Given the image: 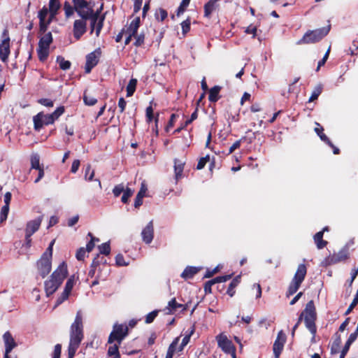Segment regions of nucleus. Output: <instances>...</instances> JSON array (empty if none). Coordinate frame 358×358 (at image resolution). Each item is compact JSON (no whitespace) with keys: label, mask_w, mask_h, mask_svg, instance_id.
I'll use <instances>...</instances> for the list:
<instances>
[{"label":"nucleus","mask_w":358,"mask_h":358,"mask_svg":"<svg viewBox=\"0 0 358 358\" xmlns=\"http://www.w3.org/2000/svg\"><path fill=\"white\" fill-rule=\"evenodd\" d=\"M74 8L78 15L84 19L90 20L91 32L96 31V35L98 36L103 27V22L105 17L101 16L100 13L103 8V5L99 9L94 10V2L86 0H72Z\"/></svg>","instance_id":"obj_1"},{"label":"nucleus","mask_w":358,"mask_h":358,"mask_svg":"<svg viewBox=\"0 0 358 358\" xmlns=\"http://www.w3.org/2000/svg\"><path fill=\"white\" fill-rule=\"evenodd\" d=\"M83 339V324L82 311L78 310L70 329V341L68 348V358H73L76 352Z\"/></svg>","instance_id":"obj_2"},{"label":"nucleus","mask_w":358,"mask_h":358,"mask_svg":"<svg viewBox=\"0 0 358 358\" xmlns=\"http://www.w3.org/2000/svg\"><path fill=\"white\" fill-rule=\"evenodd\" d=\"M68 273L67 266L62 262L58 268L52 273L50 278L45 282V290L46 295L55 293L62 283Z\"/></svg>","instance_id":"obj_3"},{"label":"nucleus","mask_w":358,"mask_h":358,"mask_svg":"<svg viewBox=\"0 0 358 358\" xmlns=\"http://www.w3.org/2000/svg\"><path fill=\"white\" fill-rule=\"evenodd\" d=\"M302 313H303L304 321L306 328L310 331V333L313 336H315L317 331L315 325L317 314L314 303L313 301H310L306 304V308Z\"/></svg>","instance_id":"obj_4"},{"label":"nucleus","mask_w":358,"mask_h":358,"mask_svg":"<svg viewBox=\"0 0 358 358\" xmlns=\"http://www.w3.org/2000/svg\"><path fill=\"white\" fill-rule=\"evenodd\" d=\"M306 272L307 269L306 265L303 264H299L294 274V276L288 287L286 294L287 297H289L290 296L293 295L294 293L297 292L301 282L303 281L306 277Z\"/></svg>","instance_id":"obj_5"},{"label":"nucleus","mask_w":358,"mask_h":358,"mask_svg":"<svg viewBox=\"0 0 358 358\" xmlns=\"http://www.w3.org/2000/svg\"><path fill=\"white\" fill-rule=\"evenodd\" d=\"M330 30V26L307 31L296 43L298 45L306 43H314L320 41L322 38L327 35Z\"/></svg>","instance_id":"obj_6"},{"label":"nucleus","mask_w":358,"mask_h":358,"mask_svg":"<svg viewBox=\"0 0 358 358\" xmlns=\"http://www.w3.org/2000/svg\"><path fill=\"white\" fill-rule=\"evenodd\" d=\"M54 243L55 241L53 240L48 248L47 251L37 263L39 273L43 278L46 276L51 271L50 259L52 255V246Z\"/></svg>","instance_id":"obj_7"},{"label":"nucleus","mask_w":358,"mask_h":358,"mask_svg":"<svg viewBox=\"0 0 358 358\" xmlns=\"http://www.w3.org/2000/svg\"><path fill=\"white\" fill-rule=\"evenodd\" d=\"M128 334V327L126 324H115L113 331L109 335L108 343L110 344L117 341L121 344L122 341Z\"/></svg>","instance_id":"obj_8"},{"label":"nucleus","mask_w":358,"mask_h":358,"mask_svg":"<svg viewBox=\"0 0 358 358\" xmlns=\"http://www.w3.org/2000/svg\"><path fill=\"white\" fill-rule=\"evenodd\" d=\"M52 42V36L50 32L45 34L39 41L37 53L41 61L47 59L49 55L50 45Z\"/></svg>","instance_id":"obj_9"},{"label":"nucleus","mask_w":358,"mask_h":358,"mask_svg":"<svg viewBox=\"0 0 358 358\" xmlns=\"http://www.w3.org/2000/svg\"><path fill=\"white\" fill-rule=\"evenodd\" d=\"M218 347L222 350L231 355L233 358H236V348L232 342L224 334H220L216 336Z\"/></svg>","instance_id":"obj_10"},{"label":"nucleus","mask_w":358,"mask_h":358,"mask_svg":"<svg viewBox=\"0 0 358 358\" xmlns=\"http://www.w3.org/2000/svg\"><path fill=\"white\" fill-rule=\"evenodd\" d=\"M140 17H136L130 22L129 25L123 29V34L125 36V44L128 45L133 36H135L137 34V31L140 26Z\"/></svg>","instance_id":"obj_11"},{"label":"nucleus","mask_w":358,"mask_h":358,"mask_svg":"<svg viewBox=\"0 0 358 358\" xmlns=\"http://www.w3.org/2000/svg\"><path fill=\"white\" fill-rule=\"evenodd\" d=\"M38 17L39 19L40 31L44 33L48 29L53 17H52L49 10L45 6H43L42 9L38 11Z\"/></svg>","instance_id":"obj_12"},{"label":"nucleus","mask_w":358,"mask_h":358,"mask_svg":"<svg viewBox=\"0 0 358 358\" xmlns=\"http://www.w3.org/2000/svg\"><path fill=\"white\" fill-rule=\"evenodd\" d=\"M2 38L0 43V58L3 62H6L10 55V38L7 29L3 30Z\"/></svg>","instance_id":"obj_13"},{"label":"nucleus","mask_w":358,"mask_h":358,"mask_svg":"<svg viewBox=\"0 0 358 358\" xmlns=\"http://www.w3.org/2000/svg\"><path fill=\"white\" fill-rule=\"evenodd\" d=\"M188 308V304L179 303L176 301V298H173L170 300L167 306L164 309V311L167 315H173L177 313L178 309H180V312L184 313Z\"/></svg>","instance_id":"obj_14"},{"label":"nucleus","mask_w":358,"mask_h":358,"mask_svg":"<svg viewBox=\"0 0 358 358\" xmlns=\"http://www.w3.org/2000/svg\"><path fill=\"white\" fill-rule=\"evenodd\" d=\"M88 19L81 18L75 20L73 23V36L77 40H79L80 37L86 32L87 31V20Z\"/></svg>","instance_id":"obj_15"},{"label":"nucleus","mask_w":358,"mask_h":358,"mask_svg":"<svg viewBox=\"0 0 358 358\" xmlns=\"http://www.w3.org/2000/svg\"><path fill=\"white\" fill-rule=\"evenodd\" d=\"M42 222V217H38L36 218L35 220L29 221L26 227V241L27 243L29 245L31 243L30 237L31 236L34 234L39 228Z\"/></svg>","instance_id":"obj_16"},{"label":"nucleus","mask_w":358,"mask_h":358,"mask_svg":"<svg viewBox=\"0 0 358 358\" xmlns=\"http://www.w3.org/2000/svg\"><path fill=\"white\" fill-rule=\"evenodd\" d=\"M286 341V335L282 331H280L278 334L277 338L273 343V350L275 358H279L283 350L284 345Z\"/></svg>","instance_id":"obj_17"},{"label":"nucleus","mask_w":358,"mask_h":358,"mask_svg":"<svg viewBox=\"0 0 358 358\" xmlns=\"http://www.w3.org/2000/svg\"><path fill=\"white\" fill-rule=\"evenodd\" d=\"M33 121L34 129L36 131H39L44 125L52 124L48 114H44L43 113H38L34 116Z\"/></svg>","instance_id":"obj_18"},{"label":"nucleus","mask_w":358,"mask_h":358,"mask_svg":"<svg viewBox=\"0 0 358 358\" xmlns=\"http://www.w3.org/2000/svg\"><path fill=\"white\" fill-rule=\"evenodd\" d=\"M349 252L347 248H343L338 253H334L332 255L326 258L325 262L327 264H334L338 262L345 261L348 258Z\"/></svg>","instance_id":"obj_19"},{"label":"nucleus","mask_w":358,"mask_h":358,"mask_svg":"<svg viewBox=\"0 0 358 358\" xmlns=\"http://www.w3.org/2000/svg\"><path fill=\"white\" fill-rule=\"evenodd\" d=\"M3 340L5 345V354L3 358H9V353L17 346V343L9 331L4 333L3 335Z\"/></svg>","instance_id":"obj_20"},{"label":"nucleus","mask_w":358,"mask_h":358,"mask_svg":"<svg viewBox=\"0 0 358 358\" xmlns=\"http://www.w3.org/2000/svg\"><path fill=\"white\" fill-rule=\"evenodd\" d=\"M99 55V52L94 51L87 55L85 66V73H90L92 69L98 64Z\"/></svg>","instance_id":"obj_21"},{"label":"nucleus","mask_w":358,"mask_h":358,"mask_svg":"<svg viewBox=\"0 0 358 358\" xmlns=\"http://www.w3.org/2000/svg\"><path fill=\"white\" fill-rule=\"evenodd\" d=\"M143 241L145 243H150L154 236V228L152 221H150L147 226L143 229L142 233Z\"/></svg>","instance_id":"obj_22"},{"label":"nucleus","mask_w":358,"mask_h":358,"mask_svg":"<svg viewBox=\"0 0 358 358\" xmlns=\"http://www.w3.org/2000/svg\"><path fill=\"white\" fill-rule=\"evenodd\" d=\"M219 0H210L204 5V16L210 17L212 13L215 11L217 7Z\"/></svg>","instance_id":"obj_23"},{"label":"nucleus","mask_w":358,"mask_h":358,"mask_svg":"<svg viewBox=\"0 0 358 358\" xmlns=\"http://www.w3.org/2000/svg\"><path fill=\"white\" fill-rule=\"evenodd\" d=\"M185 162L180 159H175L174 161V171L175 178L176 180L180 179L182 176L184 170Z\"/></svg>","instance_id":"obj_24"},{"label":"nucleus","mask_w":358,"mask_h":358,"mask_svg":"<svg viewBox=\"0 0 358 358\" xmlns=\"http://www.w3.org/2000/svg\"><path fill=\"white\" fill-rule=\"evenodd\" d=\"M314 241L319 250L324 248L327 245V241L323 240V231L315 234Z\"/></svg>","instance_id":"obj_25"},{"label":"nucleus","mask_w":358,"mask_h":358,"mask_svg":"<svg viewBox=\"0 0 358 358\" xmlns=\"http://www.w3.org/2000/svg\"><path fill=\"white\" fill-rule=\"evenodd\" d=\"M120 345V344H119L118 343L111 344V345L109 347L108 350V355L109 357H113V358H120V355L119 352Z\"/></svg>","instance_id":"obj_26"},{"label":"nucleus","mask_w":358,"mask_h":358,"mask_svg":"<svg viewBox=\"0 0 358 358\" xmlns=\"http://www.w3.org/2000/svg\"><path fill=\"white\" fill-rule=\"evenodd\" d=\"M60 8V3L59 0H50L49 1V11L52 17H54L57 14V10Z\"/></svg>","instance_id":"obj_27"},{"label":"nucleus","mask_w":358,"mask_h":358,"mask_svg":"<svg viewBox=\"0 0 358 358\" xmlns=\"http://www.w3.org/2000/svg\"><path fill=\"white\" fill-rule=\"evenodd\" d=\"M241 282V276L238 275L236 278L233 279V280L231 282V283L229 285L228 289H227V294L230 296H233L235 294V288L238 286V285Z\"/></svg>","instance_id":"obj_28"},{"label":"nucleus","mask_w":358,"mask_h":358,"mask_svg":"<svg viewBox=\"0 0 358 358\" xmlns=\"http://www.w3.org/2000/svg\"><path fill=\"white\" fill-rule=\"evenodd\" d=\"M220 91V87L218 86H215V87H212L209 92V96H208L209 101L211 102H216L220 98V96H219Z\"/></svg>","instance_id":"obj_29"},{"label":"nucleus","mask_w":358,"mask_h":358,"mask_svg":"<svg viewBox=\"0 0 358 358\" xmlns=\"http://www.w3.org/2000/svg\"><path fill=\"white\" fill-rule=\"evenodd\" d=\"M65 108L64 106L58 107L52 113L48 114L52 123L59 119V117L64 113Z\"/></svg>","instance_id":"obj_30"},{"label":"nucleus","mask_w":358,"mask_h":358,"mask_svg":"<svg viewBox=\"0 0 358 358\" xmlns=\"http://www.w3.org/2000/svg\"><path fill=\"white\" fill-rule=\"evenodd\" d=\"M43 168L40 164V157L38 154H33L31 156V169L38 170Z\"/></svg>","instance_id":"obj_31"},{"label":"nucleus","mask_w":358,"mask_h":358,"mask_svg":"<svg viewBox=\"0 0 358 358\" xmlns=\"http://www.w3.org/2000/svg\"><path fill=\"white\" fill-rule=\"evenodd\" d=\"M137 85V80L132 78L129 80L127 86V96H131L134 94Z\"/></svg>","instance_id":"obj_32"},{"label":"nucleus","mask_w":358,"mask_h":358,"mask_svg":"<svg viewBox=\"0 0 358 358\" xmlns=\"http://www.w3.org/2000/svg\"><path fill=\"white\" fill-rule=\"evenodd\" d=\"M74 284H75V277H74V275H72L68 279V280L66 283L65 288L63 292L64 293V296L66 295L69 296V294L73 289V287L74 286Z\"/></svg>","instance_id":"obj_33"},{"label":"nucleus","mask_w":358,"mask_h":358,"mask_svg":"<svg viewBox=\"0 0 358 358\" xmlns=\"http://www.w3.org/2000/svg\"><path fill=\"white\" fill-rule=\"evenodd\" d=\"M198 270L195 267H187L181 274V277L187 279L192 278L197 273Z\"/></svg>","instance_id":"obj_34"},{"label":"nucleus","mask_w":358,"mask_h":358,"mask_svg":"<svg viewBox=\"0 0 358 358\" xmlns=\"http://www.w3.org/2000/svg\"><path fill=\"white\" fill-rule=\"evenodd\" d=\"M179 339H180V338L177 337L171 343V345H169V347L168 348V350H167V353H166V357H169L171 358H173V355L174 352L176 350V345H178V343L179 342Z\"/></svg>","instance_id":"obj_35"},{"label":"nucleus","mask_w":358,"mask_h":358,"mask_svg":"<svg viewBox=\"0 0 358 358\" xmlns=\"http://www.w3.org/2000/svg\"><path fill=\"white\" fill-rule=\"evenodd\" d=\"M179 339H180V338L177 337L171 343V345H169V347L168 348V350H167V353H166V357H169L171 358H173V355L174 352L176 350V345H178V343L179 342Z\"/></svg>","instance_id":"obj_36"},{"label":"nucleus","mask_w":358,"mask_h":358,"mask_svg":"<svg viewBox=\"0 0 358 358\" xmlns=\"http://www.w3.org/2000/svg\"><path fill=\"white\" fill-rule=\"evenodd\" d=\"M322 92V85H318L315 87L312 92L310 97L309 98L308 102H312L316 100Z\"/></svg>","instance_id":"obj_37"},{"label":"nucleus","mask_w":358,"mask_h":358,"mask_svg":"<svg viewBox=\"0 0 358 358\" xmlns=\"http://www.w3.org/2000/svg\"><path fill=\"white\" fill-rule=\"evenodd\" d=\"M94 176V171L92 169L90 164H87L85 170V179L87 181H92Z\"/></svg>","instance_id":"obj_38"},{"label":"nucleus","mask_w":358,"mask_h":358,"mask_svg":"<svg viewBox=\"0 0 358 358\" xmlns=\"http://www.w3.org/2000/svg\"><path fill=\"white\" fill-rule=\"evenodd\" d=\"M83 100L87 106H94L97 102L96 98L88 95L86 92L84 94Z\"/></svg>","instance_id":"obj_39"},{"label":"nucleus","mask_w":358,"mask_h":358,"mask_svg":"<svg viewBox=\"0 0 358 358\" xmlns=\"http://www.w3.org/2000/svg\"><path fill=\"white\" fill-rule=\"evenodd\" d=\"M57 62H59V67L62 70H67L71 66V62L69 61L65 60L63 57H57Z\"/></svg>","instance_id":"obj_40"},{"label":"nucleus","mask_w":358,"mask_h":358,"mask_svg":"<svg viewBox=\"0 0 358 358\" xmlns=\"http://www.w3.org/2000/svg\"><path fill=\"white\" fill-rule=\"evenodd\" d=\"M194 329H192L191 330V331L188 334L185 335V337L182 338V343H181L180 348H179L180 351H182L183 350L184 347L188 344V343L189 342V340H190V337L192 335V334L194 333Z\"/></svg>","instance_id":"obj_41"},{"label":"nucleus","mask_w":358,"mask_h":358,"mask_svg":"<svg viewBox=\"0 0 358 358\" xmlns=\"http://www.w3.org/2000/svg\"><path fill=\"white\" fill-rule=\"evenodd\" d=\"M64 10L66 17H71L75 10L74 6H71L69 3H65L64 6Z\"/></svg>","instance_id":"obj_42"},{"label":"nucleus","mask_w":358,"mask_h":358,"mask_svg":"<svg viewBox=\"0 0 358 358\" xmlns=\"http://www.w3.org/2000/svg\"><path fill=\"white\" fill-rule=\"evenodd\" d=\"M167 15V12L165 10L160 8L156 11L155 17L157 20L163 21L166 18Z\"/></svg>","instance_id":"obj_43"},{"label":"nucleus","mask_w":358,"mask_h":358,"mask_svg":"<svg viewBox=\"0 0 358 358\" xmlns=\"http://www.w3.org/2000/svg\"><path fill=\"white\" fill-rule=\"evenodd\" d=\"M99 250L101 254L108 255L110 252V244L108 243H103L99 246Z\"/></svg>","instance_id":"obj_44"},{"label":"nucleus","mask_w":358,"mask_h":358,"mask_svg":"<svg viewBox=\"0 0 358 358\" xmlns=\"http://www.w3.org/2000/svg\"><path fill=\"white\" fill-rule=\"evenodd\" d=\"M133 193H134V192L131 189H129V188L125 189L123 191V195L121 199L122 201L124 203H127L129 197H131L132 196Z\"/></svg>","instance_id":"obj_45"},{"label":"nucleus","mask_w":358,"mask_h":358,"mask_svg":"<svg viewBox=\"0 0 358 358\" xmlns=\"http://www.w3.org/2000/svg\"><path fill=\"white\" fill-rule=\"evenodd\" d=\"M8 211H9V206L4 205L1 208V215H0V221L1 222H3L4 220H6L8 214Z\"/></svg>","instance_id":"obj_46"},{"label":"nucleus","mask_w":358,"mask_h":358,"mask_svg":"<svg viewBox=\"0 0 358 358\" xmlns=\"http://www.w3.org/2000/svg\"><path fill=\"white\" fill-rule=\"evenodd\" d=\"M189 2L188 0H182L180 3V6L178 8L177 10V15H180V14L183 13V12L185 10L186 8L189 6Z\"/></svg>","instance_id":"obj_47"},{"label":"nucleus","mask_w":358,"mask_h":358,"mask_svg":"<svg viewBox=\"0 0 358 358\" xmlns=\"http://www.w3.org/2000/svg\"><path fill=\"white\" fill-rule=\"evenodd\" d=\"M252 289L255 294L256 299H259L262 296V287L259 284L255 283L252 287Z\"/></svg>","instance_id":"obj_48"},{"label":"nucleus","mask_w":358,"mask_h":358,"mask_svg":"<svg viewBox=\"0 0 358 358\" xmlns=\"http://www.w3.org/2000/svg\"><path fill=\"white\" fill-rule=\"evenodd\" d=\"M209 160H210L209 155H206L204 157H201L197 164V166H196L197 169H199V170L202 169Z\"/></svg>","instance_id":"obj_49"},{"label":"nucleus","mask_w":358,"mask_h":358,"mask_svg":"<svg viewBox=\"0 0 358 358\" xmlns=\"http://www.w3.org/2000/svg\"><path fill=\"white\" fill-rule=\"evenodd\" d=\"M124 190V185L122 184H120V185L115 186V187L113 189V193L115 196L117 197L121 194V193L123 192Z\"/></svg>","instance_id":"obj_50"},{"label":"nucleus","mask_w":358,"mask_h":358,"mask_svg":"<svg viewBox=\"0 0 358 358\" xmlns=\"http://www.w3.org/2000/svg\"><path fill=\"white\" fill-rule=\"evenodd\" d=\"M158 310H154L146 315L145 323L150 324L153 322L155 318L157 316Z\"/></svg>","instance_id":"obj_51"},{"label":"nucleus","mask_w":358,"mask_h":358,"mask_svg":"<svg viewBox=\"0 0 358 358\" xmlns=\"http://www.w3.org/2000/svg\"><path fill=\"white\" fill-rule=\"evenodd\" d=\"M183 34H186L190 29V20L187 19L181 23Z\"/></svg>","instance_id":"obj_52"},{"label":"nucleus","mask_w":358,"mask_h":358,"mask_svg":"<svg viewBox=\"0 0 358 358\" xmlns=\"http://www.w3.org/2000/svg\"><path fill=\"white\" fill-rule=\"evenodd\" d=\"M135 42L134 45L136 46H141L144 43L145 36L144 34H141L139 35L136 34L135 36Z\"/></svg>","instance_id":"obj_53"},{"label":"nucleus","mask_w":358,"mask_h":358,"mask_svg":"<svg viewBox=\"0 0 358 358\" xmlns=\"http://www.w3.org/2000/svg\"><path fill=\"white\" fill-rule=\"evenodd\" d=\"M245 32L247 34H252V37L255 38L257 34V27L252 24H250L245 29Z\"/></svg>","instance_id":"obj_54"},{"label":"nucleus","mask_w":358,"mask_h":358,"mask_svg":"<svg viewBox=\"0 0 358 358\" xmlns=\"http://www.w3.org/2000/svg\"><path fill=\"white\" fill-rule=\"evenodd\" d=\"M88 236H90L91 237V240L87 244V245H86V250L87 252H90L94 248V245H95V243H94L95 237H93L91 233H89Z\"/></svg>","instance_id":"obj_55"},{"label":"nucleus","mask_w":358,"mask_h":358,"mask_svg":"<svg viewBox=\"0 0 358 358\" xmlns=\"http://www.w3.org/2000/svg\"><path fill=\"white\" fill-rule=\"evenodd\" d=\"M62 345L57 344L55 346L52 358H59L61 355Z\"/></svg>","instance_id":"obj_56"},{"label":"nucleus","mask_w":358,"mask_h":358,"mask_svg":"<svg viewBox=\"0 0 358 358\" xmlns=\"http://www.w3.org/2000/svg\"><path fill=\"white\" fill-rule=\"evenodd\" d=\"M80 164V160L79 159H75L73 162V163H72L71 168V171L73 173H76L78 171V169H79Z\"/></svg>","instance_id":"obj_57"},{"label":"nucleus","mask_w":358,"mask_h":358,"mask_svg":"<svg viewBox=\"0 0 358 358\" xmlns=\"http://www.w3.org/2000/svg\"><path fill=\"white\" fill-rule=\"evenodd\" d=\"M38 102L46 107H52L54 105L53 101L49 99H41Z\"/></svg>","instance_id":"obj_58"},{"label":"nucleus","mask_w":358,"mask_h":358,"mask_svg":"<svg viewBox=\"0 0 358 358\" xmlns=\"http://www.w3.org/2000/svg\"><path fill=\"white\" fill-rule=\"evenodd\" d=\"M85 254L86 250L84 248H81L76 252V258L80 261L83 260L85 257Z\"/></svg>","instance_id":"obj_59"},{"label":"nucleus","mask_w":358,"mask_h":358,"mask_svg":"<svg viewBox=\"0 0 358 358\" xmlns=\"http://www.w3.org/2000/svg\"><path fill=\"white\" fill-rule=\"evenodd\" d=\"M147 189H147V185H146V184H145L144 182H143L141 183V187L140 191L138 192V193L137 194V195H138V196H139V197H143H143L145 196V193H146V192H147Z\"/></svg>","instance_id":"obj_60"},{"label":"nucleus","mask_w":358,"mask_h":358,"mask_svg":"<svg viewBox=\"0 0 358 358\" xmlns=\"http://www.w3.org/2000/svg\"><path fill=\"white\" fill-rule=\"evenodd\" d=\"M116 264L118 266H127V263L124 261V257L122 255H117L116 256Z\"/></svg>","instance_id":"obj_61"},{"label":"nucleus","mask_w":358,"mask_h":358,"mask_svg":"<svg viewBox=\"0 0 358 358\" xmlns=\"http://www.w3.org/2000/svg\"><path fill=\"white\" fill-rule=\"evenodd\" d=\"M176 115L175 114H172L171 115V118L169 120V123H168V124H167V126L166 127V131H169L170 128H171L173 126V124L175 123V121H176Z\"/></svg>","instance_id":"obj_62"},{"label":"nucleus","mask_w":358,"mask_h":358,"mask_svg":"<svg viewBox=\"0 0 358 358\" xmlns=\"http://www.w3.org/2000/svg\"><path fill=\"white\" fill-rule=\"evenodd\" d=\"M358 334L356 332L352 333L345 343L347 345H351V344L357 339Z\"/></svg>","instance_id":"obj_63"},{"label":"nucleus","mask_w":358,"mask_h":358,"mask_svg":"<svg viewBox=\"0 0 358 358\" xmlns=\"http://www.w3.org/2000/svg\"><path fill=\"white\" fill-rule=\"evenodd\" d=\"M126 105H127V102L124 99V98H122V97L120 98L119 99V102H118V107L120 108V113H123V111L125 109Z\"/></svg>","instance_id":"obj_64"}]
</instances>
